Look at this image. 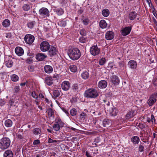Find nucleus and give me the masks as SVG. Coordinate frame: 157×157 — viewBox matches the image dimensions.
Segmentation results:
<instances>
[{
	"label": "nucleus",
	"mask_w": 157,
	"mask_h": 157,
	"mask_svg": "<svg viewBox=\"0 0 157 157\" xmlns=\"http://www.w3.org/2000/svg\"><path fill=\"white\" fill-rule=\"evenodd\" d=\"M67 53L70 58L74 60L78 59L81 56V52L77 48H69Z\"/></svg>",
	"instance_id": "1"
},
{
	"label": "nucleus",
	"mask_w": 157,
	"mask_h": 157,
	"mask_svg": "<svg viewBox=\"0 0 157 157\" xmlns=\"http://www.w3.org/2000/svg\"><path fill=\"white\" fill-rule=\"evenodd\" d=\"M10 139L8 137H3L0 140V148L2 149H7L10 144Z\"/></svg>",
	"instance_id": "2"
},
{
	"label": "nucleus",
	"mask_w": 157,
	"mask_h": 157,
	"mask_svg": "<svg viewBox=\"0 0 157 157\" xmlns=\"http://www.w3.org/2000/svg\"><path fill=\"white\" fill-rule=\"evenodd\" d=\"M84 95L87 98H95L98 96V93L96 90L93 89H89L86 91Z\"/></svg>",
	"instance_id": "3"
},
{
	"label": "nucleus",
	"mask_w": 157,
	"mask_h": 157,
	"mask_svg": "<svg viewBox=\"0 0 157 157\" xmlns=\"http://www.w3.org/2000/svg\"><path fill=\"white\" fill-rule=\"evenodd\" d=\"M156 98H157V93L152 94L149 97L147 101V103L148 104L149 106H151L156 102Z\"/></svg>",
	"instance_id": "4"
},
{
	"label": "nucleus",
	"mask_w": 157,
	"mask_h": 157,
	"mask_svg": "<svg viewBox=\"0 0 157 157\" xmlns=\"http://www.w3.org/2000/svg\"><path fill=\"white\" fill-rule=\"evenodd\" d=\"M39 12L40 16L43 18L46 17L49 15V10L46 8H41L40 9Z\"/></svg>",
	"instance_id": "5"
},
{
	"label": "nucleus",
	"mask_w": 157,
	"mask_h": 157,
	"mask_svg": "<svg viewBox=\"0 0 157 157\" xmlns=\"http://www.w3.org/2000/svg\"><path fill=\"white\" fill-rule=\"evenodd\" d=\"M50 48L49 43L45 41L42 42L40 45V48L42 52H46Z\"/></svg>",
	"instance_id": "6"
},
{
	"label": "nucleus",
	"mask_w": 157,
	"mask_h": 157,
	"mask_svg": "<svg viewBox=\"0 0 157 157\" xmlns=\"http://www.w3.org/2000/svg\"><path fill=\"white\" fill-rule=\"evenodd\" d=\"M56 123V124L53 125V128L54 130L58 131L59 130L60 127H62L63 126L64 124L61 122V120L59 119H57Z\"/></svg>",
	"instance_id": "7"
},
{
	"label": "nucleus",
	"mask_w": 157,
	"mask_h": 157,
	"mask_svg": "<svg viewBox=\"0 0 157 157\" xmlns=\"http://www.w3.org/2000/svg\"><path fill=\"white\" fill-rule=\"evenodd\" d=\"M90 52L93 56L98 55L100 52V50L98 48L97 45H93L90 48Z\"/></svg>",
	"instance_id": "8"
},
{
	"label": "nucleus",
	"mask_w": 157,
	"mask_h": 157,
	"mask_svg": "<svg viewBox=\"0 0 157 157\" xmlns=\"http://www.w3.org/2000/svg\"><path fill=\"white\" fill-rule=\"evenodd\" d=\"M13 59L11 57H6L5 59V64L9 68L11 67L13 64Z\"/></svg>",
	"instance_id": "9"
},
{
	"label": "nucleus",
	"mask_w": 157,
	"mask_h": 157,
	"mask_svg": "<svg viewBox=\"0 0 157 157\" xmlns=\"http://www.w3.org/2000/svg\"><path fill=\"white\" fill-rule=\"evenodd\" d=\"M24 40L26 43L29 44H30L34 41V37L33 35L28 34L25 36Z\"/></svg>",
	"instance_id": "10"
},
{
	"label": "nucleus",
	"mask_w": 157,
	"mask_h": 157,
	"mask_svg": "<svg viewBox=\"0 0 157 157\" xmlns=\"http://www.w3.org/2000/svg\"><path fill=\"white\" fill-rule=\"evenodd\" d=\"M128 66L130 68L133 70L136 69L137 66L136 62L133 60H131L128 62Z\"/></svg>",
	"instance_id": "11"
},
{
	"label": "nucleus",
	"mask_w": 157,
	"mask_h": 157,
	"mask_svg": "<svg viewBox=\"0 0 157 157\" xmlns=\"http://www.w3.org/2000/svg\"><path fill=\"white\" fill-rule=\"evenodd\" d=\"M131 28L130 27H126L123 28L121 31L122 35L123 36H125L129 34L131 30Z\"/></svg>",
	"instance_id": "12"
},
{
	"label": "nucleus",
	"mask_w": 157,
	"mask_h": 157,
	"mask_svg": "<svg viewBox=\"0 0 157 157\" xmlns=\"http://www.w3.org/2000/svg\"><path fill=\"white\" fill-rule=\"evenodd\" d=\"M114 36V34L112 31H109L105 34V38L108 40H110L113 39Z\"/></svg>",
	"instance_id": "13"
},
{
	"label": "nucleus",
	"mask_w": 157,
	"mask_h": 157,
	"mask_svg": "<svg viewBox=\"0 0 157 157\" xmlns=\"http://www.w3.org/2000/svg\"><path fill=\"white\" fill-rule=\"evenodd\" d=\"M48 50V54L50 56H54L57 53V50L55 47L52 46L50 47Z\"/></svg>",
	"instance_id": "14"
},
{
	"label": "nucleus",
	"mask_w": 157,
	"mask_h": 157,
	"mask_svg": "<svg viewBox=\"0 0 157 157\" xmlns=\"http://www.w3.org/2000/svg\"><path fill=\"white\" fill-rule=\"evenodd\" d=\"M111 81L112 83L115 85H118L120 82L119 78L117 76L115 75H113L112 76Z\"/></svg>",
	"instance_id": "15"
},
{
	"label": "nucleus",
	"mask_w": 157,
	"mask_h": 157,
	"mask_svg": "<svg viewBox=\"0 0 157 157\" xmlns=\"http://www.w3.org/2000/svg\"><path fill=\"white\" fill-rule=\"evenodd\" d=\"M70 86L69 82L67 81H64L61 85L62 89L64 90H67L69 89Z\"/></svg>",
	"instance_id": "16"
},
{
	"label": "nucleus",
	"mask_w": 157,
	"mask_h": 157,
	"mask_svg": "<svg viewBox=\"0 0 157 157\" xmlns=\"http://www.w3.org/2000/svg\"><path fill=\"white\" fill-rule=\"evenodd\" d=\"M110 114L112 116H116L118 110L114 106H112L109 110Z\"/></svg>",
	"instance_id": "17"
},
{
	"label": "nucleus",
	"mask_w": 157,
	"mask_h": 157,
	"mask_svg": "<svg viewBox=\"0 0 157 157\" xmlns=\"http://www.w3.org/2000/svg\"><path fill=\"white\" fill-rule=\"evenodd\" d=\"M136 114V112L135 110H131L126 115V118L129 119L133 117Z\"/></svg>",
	"instance_id": "18"
},
{
	"label": "nucleus",
	"mask_w": 157,
	"mask_h": 157,
	"mask_svg": "<svg viewBox=\"0 0 157 157\" xmlns=\"http://www.w3.org/2000/svg\"><path fill=\"white\" fill-rule=\"evenodd\" d=\"M16 53L18 56H22L24 54V51L23 49L20 47H17L15 49Z\"/></svg>",
	"instance_id": "19"
},
{
	"label": "nucleus",
	"mask_w": 157,
	"mask_h": 157,
	"mask_svg": "<svg viewBox=\"0 0 157 157\" xmlns=\"http://www.w3.org/2000/svg\"><path fill=\"white\" fill-rule=\"evenodd\" d=\"M53 79L50 77H47L45 79V83L48 86L51 85L53 83Z\"/></svg>",
	"instance_id": "20"
},
{
	"label": "nucleus",
	"mask_w": 157,
	"mask_h": 157,
	"mask_svg": "<svg viewBox=\"0 0 157 157\" xmlns=\"http://www.w3.org/2000/svg\"><path fill=\"white\" fill-rule=\"evenodd\" d=\"M47 56L42 53H39L36 56V59L40 61L43 60Z\"/></svg>",
	"instance_id": "21"
},
{
	"label": "nucleus",
	"mask_w": 157,
	"mask_h": 157,
	"mask_svg": "<svg viewBox=\"0 0 157 157\" xmlns=\"http://www.w3.org/2000/svg\"><path fill=\"white\" fill-rule=\"evenodd\" d=\"M107 85V82L105 80H101L98 83V86L99 88H105Z\"/></svg>",
	"instance_id": "22"
},
{
	"label": "nucleus",
	"mask_w": 157,
	"mask_h": 157,
	"mask_svg": "<svg viewBox=\"0 0 157 157\" xmlns=\"http://www.w3.org/2000/svg\"><path fill=\"white\" fill-rule=\"evenodd\" d=\"M13 153L10 150H7L4 153V157H13Z\"/></svg>",
	"instance_id": "23"
},
{
	"label": "nucleus",
	"mask_w": 157,
	"mask_h": 157,
	"mask_svg": "<svg viewBox=\"0 0 157 157\" xmlns=\"http://www.w3.org/2000/svg\"><path fill=\"white\" fill-rule=\"evenodd\" d=\"M137 15V13L135 11L130 12L129 14V18L131 20L134 19Z\"/></svg>",
	"instance_id": "24"
},
{
	"label": "nucleus",
	"mask_w": 157,
	"mask_h": 157,
	"mask_svg": "<svg viewBox=\"0 0 157 157\" xmlns=\"http://www.w3.org/2000/svg\"><path fill=\"white\" fill-rule=\"evenodd\" d=\"M45 72L47 73H50L53 71L52 67L49 65H46L44 67Z\"/></svg>",
	"instance_id": "25"
},
{
	"label": "nucleus",
	"mask_w": 157,
	"mask_h": 157,
	"mask_svg": "<svg viewBox=\"0 0 157 157\" xmlns=\"http://www.w3.org/2000/svg\"><path fill=\"white\" fill-rule=\"evenodd\" d=\"M111 124L110 121L107 119H104L103 121V125L105 127H109Z\"/></svg>",
	"instance_id": "26"
},
{
	"label": "nucleus",
	"mask_w": 157,
	"mask_h": 157,
	"mask_svg": "<svg viewBox=\"0 0 157 157\" xmlns=\"http://www.w3.org/2000/svg\"><path fill=\"white\" fill-rule=\"evenodd\" d=\"M100 27L102 29H104L106 27L107 24L106 21L104 20H101L99 22Z\"/></svg>",
	"instance_id": "27"
},
{
	"label": "nucleus",
	"mask_w": 157,
	"mask_h": 157,
	"mask_svg": "<svg viewBox=\"0 0 157 157\" xmlns=\"http://www.w3.org/2000/svg\"><path fill=\"white\" fill-rule=\"evenodd\" d=\"M131 141L134 144H138L140 141V139L137 136H134L132 138Z\"/></svg>",
	"instance_id": "28"
},
{
	"label": "nucleus",
	"mask_w": 157,
	"mask_h": 157,
	"mask_svg": "<svg viewBox=\"0 0 157 157\" xmlns=\"http://www.w3.org/2000/svg\"><path fill=\"white\" fill-rule=\"evenodd\" d=\"M47 112L48 113L49 117L54 118V112L53 110L51 108H49L47 110Z\"/></svg>",
	"instance_id": "29"
},
{
	"label": "nucleus",
	"mask_w": 157,
	"mask_h": 157,
	"mask_svg": "<svg viewBox=\"0 0 157 157\" xmlns=\"http://www.w3.org/2000/svg\"><path fill=\"white\" fill-rule=\"evenodd\" d=\"M102 14L105 17H107L109 15V11L107 9H104L102 10Z\"/></svg>",
	"instance_id": "30"
},
{
	"label": "nucleus",
	"mask_w": 157,
	"mask_h": 157,
	"mask_svg": "<svg viewBox=\"0 0 157 157\" xmlns=\"http://www.w3.org/2000/svg\"><path fill=\"white\" fill-rule=\"evenodd\" d=\"M60 92L61 91L60 90H55L53 92V95L55 97L57 98L60 95Z\"/></svg>",
	"instance_id": "31"
},
{
	"label": "nucleus",
	"mask_w": 157,
	"mask_h": 157,
	"mask_svg": "<svg viewBox=\"0 0 157 157\" xmlns=\"http://www.w3.org/2000/svg\"><path fill=\"white\" fill-rule=\"evenodd\" d=\"M5 124L6 127H10L12 125V122L10 120L8 119L5 121Z\"/></svg>",
	"instance_id": "32"
},
{
	"label": "nucleus",
	"mask_w": 157,
	"mask_h": 157,
	"mask_svg": "<svg viewBox=\"0 0 157 157\" xmlns=\"http://www.w3.org/2000/svg\"><path fill=\"white\" fill-rule=\"evenodd\" d=\"M69 68L71 71L73 72H75L77 71V67L73 64L69 66Z\"/></svg>",
	"instance_id": "33"
},
{
	"label": "nucleus",
	"mask_w": 157,
	"mask_h": 157,
	"mask_svg": "<svg viewBox=\"0 0 157 157\" xmlns=\"http://www.w3.org/2000/svg\"><path fill=\"white\" fill-rule=\"evenodd\" d=\"M33 132L35 135H38L41 133V131L39 128H36L33 130Z\"/></svg>",
	"instance_id": "34"
},
{
	"label": "nucleus",
	"mask_w": 157,
	"mask_h": 157,
	"mask_svg": "<svg viewBox=\"0 0 157 157\" xmlns=\"http://www.w3.org/2000/svg\"><path fill=\"white\" fill-rule=\"evenodd\" d=\"M10 25V21L8 19L4 20L2 22L3 25L5 27H7Z\"/></svg>",
	"instance_id": "35"
},
{
	"label": "nucleus",
	"mask_w": 157,
	"mask_h": 157,
	"mask_svg": "<svg viewBox=\"0 0 157 157\" xmlns=\"http://www.w3.org/2000/svg\"><path fill=\"white\" fill-rule=\"evenodd\" d=\"M82 77L84 79H86L89 76V74L88 72L87 71H85L83 72L82 74Z\"/></svg>",
	"instance_id": "36"
},
{
	"label": "nucleus",
	"mask_w": 157,
	"mask_h": 157,
	"mask_svg": "<svg viewBox=\"0 0 157 157\" xmlns=\"http://www.w3.org/2000/svg\"><path fill=\"white\" fill-rule=\"evenodd\" d=\"M56 13L59 15H62L63 13H64L63 10L61 8H59L56 9Z\"/></svg>",
	"instance_id": "37"
},
{
	"label": "nucleus",
	"mask_w": 157,
	"mask_h": 157,
	"mask_svg": "<svg viewBox=\"0 0 157 157\" xmlns=\"http://www.w3.org/2000/svg\"><path fill=\"white\" fill-rule=\"evenodd\" d=\"M23 10L26 11H28L30 9L29 5L28 4H25L22 6Z\"/></svg>",
	"instance_id": "38"
},
{
	"label": "nucleus",
	"mask_w": 157,
	"mask_h": 157,
	"mask_svg": "<svg viewBox=\"0 0 157 157\" xmlns=\"http://www.w3.org/2000/svg\"><path fill=\"white\" fill-rule=\"evenodd\" d=\"M11 78L12 81L13 82H16L18 80V77L16 75H13L11 76Z\"/></svg>",
	"instance_id": "39"
},
{
	"label": "nucleus",
	"mask_w": 157,
	"mask_h": 157,
	"mask_svg": "<svg viewBox=\"0 0 157 157\" xmlns=\"http://www.w3.org/2000/svg\"><path fill=\"white\" fill-rule=\"evenodd\" d=\"M60 141L59 140H54L52 139L51 138H49L48 140V143H57V144L59 143Z\"/></svg>",
	"instance_id": "40"
},
{
	"label": "nucleus",
	"mask_w": 157,
	"mask_h": 157,
	"mask_svg": "<svg viewBox=\"0 0 157 157\" xmlns=\"http://www.w3.org/2000/svg\"><path fill=\"white\" fill-rule=\"evenodd\" d=\"M35 23V22L34 21L29 22L27 24L28 27L30 29H32Z\"/></svg>",
	"instance_id": "41"
},
{
	"label": "nucleus",
	"mask_w": 157,
	"mask_h": 157,
	"mask_svg": "<svg viewBox=\"0 0 157 157\" xmlns=\"http://www.w3.org/2000/svg\"><path fill=\"white\" fill-rule=\"evenodd\" d=\"M77 113L76 110L75 109H72L70 111V113L72 116H74L76 115Z\"/></svg>",
	"instance_id": "42"
},
{
	"label": "nucleus",
	"mask_w": 157,
	"mask_h": 157,
	"mask_svg": "<svg viewBox=\"0 0 157 157\" xmlns=\"http://www.w3.org/2000/svg\"><path fill=\"white\" fill-rule=\"evenodd\" d=\"M106 60L105 58H102L99 61V64L101 65H103L105 63Z\"/></svg>",
	"instance_id": "43"
},
{
	"label": "nucleus",
	"mask_w": 157,
	"mask_h": 157,
	"mask_svg": "<svg viewBox=\"0 0 157 157\" xmlns=\"http://www.w3.org/2000/svg\"><path fill=\"white\" fill-rule=\"evenodd\" d=\"M20 90V87L19 86H16L14 87L13 92L14 93H17L19 92Z\"/></svg>",
	"instance_id": "44"
},
{
	"label": "nucleus",
	"mask_w": 157,
	"mask_h": 157,
	"mask_svg": "<svg viewBox=\"0 0 157 157\" xmlns=\"http://www.w3.org/2000/svg\"><path fill=\"white\" fill-rule=\"evenodd\" d=\"M87 114L84 113H82L80 115V118L83 120L85 119L86 117Z\"/></svg>",
	"instance_id": "45"
},
{
	"label": "nucleus",
	"mask_w": 157,
	"mask_h": 157,
	"mask_svg": "<svg viewBox=\"0 0 157 157\" xmlns=\"http://www.w3.org/2000/svg\"><path fill=\"white\" fill-rule=\"evenodd\" d=\"M118 64L119 67L121 68H123V69H124V63L122 61H121L118 63Z\"/></svg>",
	"instance_id": "46"
},
{
	"label": "nucleus",
	"mask_w": 157,
	"mask_h": 157,
	"mask_svg": "<svg viewBox=\"0 0 157 157\" xmlns=\"http://www.w3.org/2000/svg\"><path fill=\"white\" fill-rule=\"evenodd\" d=\"M79 41L82 43H85L86 41V39L83 37H80L79 39Z\"/></svg>",
	"instance_id": "47"
},
{
	"label": "nucleus",
	"mask_w": 157,
	"mask_h": 157,
	"mask_svg": "<svg viewBox=\"0 0 157 157\" xmlns=\"http://www.w3.org/2000/svg\"><path fill=\"white\" fill-rule=\"evenodd\" d=\"M80 34L82 36H85L86 34V32L84 29H82L80 30Z\"/></svg>",
	"instance_id": "48"
},
{
	"label": "nucleus",
	"mask_w": 157,
	"mask_h": 157,
	"mask_svg": "<svg viewBox=\"0 0 157 157\" xmlns=\"http://www.w3.org/2000/svg\"><path fill=\"white\" fill-rule=\"evenodd\" d=\"M32 96L35 98H37L38 97V95L36 94L35 91H33L32 93Z\"/></svg>",
	"instance_id": "49"
},
{
	"label": "nucleus",
	"mask_w": 157,
	"mask_h": 157,
	"mask_svg": "<svg viewBox=\"0 0 157 157\" xmlns=\"http://www.w3.org/2000/svg\"><path fill=\"white\" fill-rule=\"evenodd\" d=\"M151 122L152 124L155 123V117L153 115L151 114Z\"/></svg>",
	"instance_id": "50"
},
{
	"label": "nucleus",
	"mask_w": 157,
	"mask_h": 157,
	"mask_svg": "<svg viewBox=\"0 0 157 157\" xmlns=\"http://www.w3.org/2000/svg\"><path fill=\"white\" fill-rule=\"evenodd\" d=\"M82 22L84 25H87L88 24L89 20L87 18L84 19L82 20Z\"/></svg>",
	"instance_id": "51"
},
{
	"label": "nucleus",
	"mask_w": 157,
	"mask_h": 157,
	"mask_svg": "<svg viewBox=\"0 0 157 157\" xmlns=\"http://www.w3.org/2000/svg\"><path fill=\"white\" fill-rule=\"evenodd\" d=\"M72 89L74 91L77 90L78 89V85L76 84H74L72 86Z\"/></svg>",
	"instance_id": "52"
},
{
	"label": "nucleus",
	"mask_w": 157,
	"mask_h": 157,
	"mask_svg": "<svg viewBox=\"0 0 157 157\" xmlns=\"http://www.w3.org/2000/svg\"><path fill=\"white\" fill-rule=\"evenodd\" d=\"M28 69L30 72H33L34 70V67L32 66H29L28 67Z\"/></svg>",
	"instance_id": "53"
},
{
	"label": "nucleus",
	"mask_w": 157,
	"mask_h": 157,
	"mask_svg": "<svg viewBox=\"0 0 157 157\" xmlns=\"http://www.w3.org/2000/svg\"><path fill=\"white\" fill-rule=\"evenodd\" d=\"M144 146L141 145H140L139 147V150L140 152H142L144 151Z\"/></svg>",
	"instance_id": "54"
},
{
	"label": "nucleus",
	"mask_w": 157,
	"mask_h": 157,
	"mask_svg": "<svg viewBox=\"0 0 157 157\" xmlns=\"http://www.w3.org/2000/svg\"><path fill=\"white\" fill-rule=\"evenodd\" d=\"M104 102L105 103V105H107L108 106L110 105V102L107 101L106 99H104L103 100Z\"/></svg>",
	"instance_id": "55"
},
{
	"label": "nucleus",
	"mask_w": 157,
	"mask_h": 157,
	"mask_svg": "<svg viewBox=\"0 0 157 157\" xmlns=\"http://www.w3.org/2000/svg\"><path fill=\"white\" fill-rule=\"evenodd\" d=\"M5 104V101L4 100L1 99H0V105L1 106H3Z\"/></svg>",
	"instance_id": "56"
},
{
	"label": "nucleus",
	"mask_w": 157,
	"mask_h": 157,
	"mask_svg": "<svg viewBox=\"0 0 157 157\" xmlns=\"http://www.w3.org/2000/svg\"><path fill=\"white\" fill-rule=\"evenodd\" d=\"M112 95V93L111 91H109L106 94L105 96L107 97H111Z\"/></svg>",
	"instance_id": "57"
},
{
	"label": "nucleus",
	"mask_w": 157,
	"mask_h": 157,
	"mask_svg": "<svg viewBox=\"0 0 157 157\" xmlns=\"http://www.w3.org/2000/svg\"><path fill=\"white\" fill-rule=\"evenodd\" d=\"M40 143V140H35L33 143L34 145H37L39 144Z\"/></svg>",
	"instance_id": "58"
},
{
	"label": "nucleus",
	"mask_w": 157,
	"mask_h": 157,
	"mask_svg": "<svg viewBox=\"0 0 157 157\" xmlns=\"http://www.w3.org/2000/svg\"><path fill=\"white\" fill-rule=\"evenodd\" d=\"M9 105L11 106L14 103V101L13 99L10 100L9 101Z\"/></svg>",
	"instance_id": "59"
},
{
	"label": "nucleus",
	"mask_w": 157,
	"mask_h": 157,
	"mask_svg": "<svg viewBox=\"0 0 157 157\" xmlns=\"http://www.w3.org/2000/svg\"><path fill=\"white\" fill-rule=\"evenodd\" d=\"M153 84L155 86H157V78H155L154 79Z\"/></svg>",
	"instance_id": "60"
},
{
	"label": "nucleus",
	"mask_w": 157,
	"mask_h": 157,
	"mask_svg": "<svg viewBox=\"0 0 157 157\" xmlns=\"http://www.w3.org/2000/svg\"><path fill=\"white\" fill-rule=\"evenodd\" d=\"M6 37L7 38H10L11 37V35L10 33H8L6 34Z\"/></svg>",
	"instance_id": "61"
},
{
	"label": "nucleus",
	"mask_w": 157,
	"mask_h": 157,
	"mask_svg": "<svg viewBox=\"0 0 157 157\" xmlns=\"http://www.w3.org/2000/svg\"><path fill=\"white\" fill-rule=\"evenodd\" d=\"M86 154L87 157H92L88 151H86Z\"/></svg>",
	"instance_id": "62"
},
{
	"label": "nucleus",
	"mask_w": 157,
	"mask_h": 157,
	"mask_svg": "<svg viewBox=\"0 0 157 157\" xmlns=\"http://www.w3.org/2000/svg\"><path fill=\"white\" fill-rule=\"evenodd\" d=\"M153 21L154 22V23L156 24V25H157V21L156 20L154 17H153Z\"/></svg>",
	"instance_id": "63"
},
{
	"label": "nucleus",
	"mask_w": 157,
	"mask_h": 157,
	"mask_svg": "<svg viewBox=\"0 0 157 157\" xmlns=\"http://www.w3.org/2000/svg\"><path fill=\"white\" fill-rule=\"evenodd\" d=\"M17 137L20 139H21L22 138V136L21 134H18L17 135Z\"/></svg>",
	"instance_id": "64"
}]
</instances>
